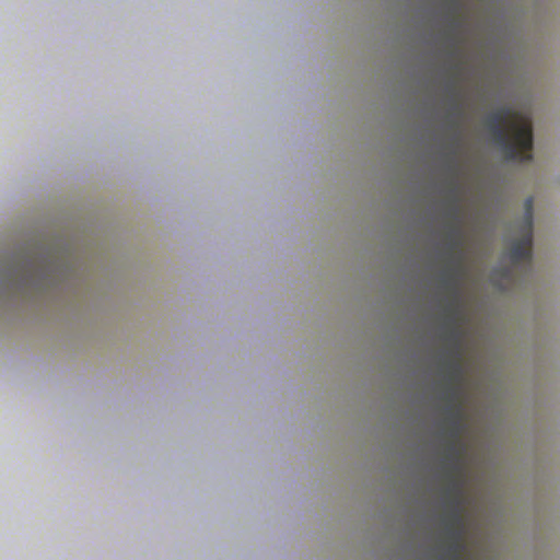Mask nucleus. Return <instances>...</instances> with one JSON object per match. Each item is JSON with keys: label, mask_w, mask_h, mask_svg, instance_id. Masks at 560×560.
<instances>
[{"label": "nucleus", "mask_w": 560, "mask_h": 560, "mask_svg": "<svg viewBox=\"0 0 560 560\" xmlns=\"http://www.w3.org/2000/svg\"><path fill=\"white\" fill-rule=\"evenodd\" d=\"M456 397V390L455 389H452L448 395H447V399L453 401Z\"/></svg>", "instance_id": "9b49d317"}, {"label": "nucleus", "mask_w": 560, "mask_h": 560, "mask_svg": "<svg viewBox=\"0 0 560 560\" xmlns=\"http://www.w3.org/2000/svg\"><path fill=\"white\" fill-rule=\"evenodd\" d=\"M451 413H452V423L454 427V438L456 439L458 436V432H459V422H460L459 411L451 409Z\"/></svg>", "instance_id": "423d86ee"}, {"label": "nucleus", "mask_w": 560, "mask_h": 560, "mask_svg": "<svg viewBox=\"0 0 560 560\" xmlns=\"http://www.w3.org/2000/svg\"><path fill=\"white\" fill-rule=\"evenodd\" d=\"M451 527H458L460 525L459 503L456 501L454 504V512L451 520Z\"/></svg>", "instance_id": "0eeeda50"}, {"label": "nucleus", "mask_w": 560, "mask_h": 560, "mask_svg": "<svg viewBox=\"0 0 560 560\" xmlns=\"http://www.w3.org/2000/svg\"><path fill=\"white\" fill-rule=\"evenodd\" d=\"M450 340L454 341V342H458V332L456 329L452 330V332L448 336Z\"/></svg>", "instance_id": "9d476101"}, {"label": "nucleus", "mask_w": 560, "mask_h": 560, "mask_svg": "<svg viewBox=\"0 0 560 560\" xmlns=\"http://www.w3.org/2000/svg\"><path fill=\"white\" fill-rule=\"evenodd\" d=\"M487 127L506 160L532 161L533 130L529 117L510 106H503L488 116Z\"/></svg>", "instance_id": "f257e3e1"}, {"label": "nucleus", "mask_w": 560, "mask_h": 560, "mask_svg": "<svg viewBox=\"0 0 560 560\" xmlns=\"http://www.w3.org/2000/svg\"><path fill=\"white\" fill-rule=\"evenodd\" d=\"M460 262H462L460 256L455 257L454 258V268H451L443 273V284L445 287H447V288L453 287L454 289H456V275H457V270L459 269Z\"/></svg>", "instance_id": "20e7f679"}, {"label": "nucleus", "mask_w": 560, "mask_h": 560, "mask_svg": "<svg viewBox=\"0 0 560 560\" xmlns=\"http://www.w3.org/2000/svg\"><path fill=\"white\" fill-rule=\"evenodd\" d=\"M532 241V223L529 222L527 233L510 248V258L513 262L517 264L530 259Z\"/></svg>", "instance_id": "f03ea898"}, {"label": "nucleus", "mask_w": 560, "mask_h": 560, "mask_svg": "<svg viewBox=\"0 0 560 560\" xmlns=\"http://www.w3.org/2000/svg\"><path fill=\"white\" fill-rule=\"evenodd\" d=\"M450 369H451V378H453V380L458 378L460 375L459 365L457 363H451Z\"/></svg>", "instance_id": "1a4fd4ad"}, {"label": "nucleus", "mask_w": 560, "mask_h": 560, "mask_svg": "<svg viewBox=\"0 0 560 560\" xmlns=\"http://www.w3.org/2000/svg\"><path fill=\"white\" fill-rule=\"evenodd\" d=\"M447 90L452 93V112L459 114L460 113V106L456 100L455 96V86L454 84H450L447 86Z\"/></svg>", "instance_id": "6e6552de"}, {"label": "nucleus", "mask_w": 560, "mask_h": 560, "mask_svg": "<svg viewBox=\"0 0 560 560\" xmlns=\"http://www.w3.org/2000/svg\"><path fill=\"white\" fill-rule=\"evenodd\" d=\"M458 215L459 207L457 198L454 197L452 209L450 211V217L454 220V224L451 225L447 234L448 248L452 254L457 253L462 246V230L458 222Z\"/></svg>", "instance_id": "7ed1b4c3"}, {"label": "nucleus", "mask_w": 560, "mask_h": 560, "mask_svg": "<svg viewBox=\"0 0 560 560\" xmlns=\"http://www.w3.org/2000/svg\"><path fill=\"white\" fill-rule=\"evenodd\" d=\"M450 535L454 541V544L451 546V551L452 553L454 555V557L456 559H458L459 557V551H460V544H459V540H460V533L459 530H456V529H453L451 528L450 529Z\"/></svg>", "instance_id": "39448f33"}]
</instances>
